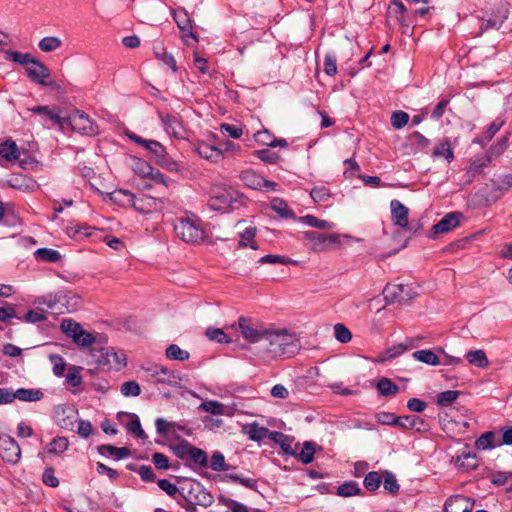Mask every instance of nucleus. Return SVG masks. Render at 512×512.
Segmentation results:
<instances>
[{
  "instance_id": "obj_1",
  "label": "nucleus",
  "mask_w": 512,
  "mask_h": 512,
  "mask_svg": "<svg viewBox=\"0 0 512 512\" xmlns=\"http://www.w3.org/2000/svg\"><path fill=\"white\" fill-rule=\"evenodd\" d=\"M301 349L299 338L287 330L258 328V359L269 362L279 358H290Z\"/></svg>"
},
{
  "instance_id": "obj_2",
  "label": "nucleus",
  "mask_w": 512,
  "mask_h": 512,
  "mask_svg": "<svg viewBox=\"0 0 512 512\" xmlns=\"http://www.w3.org/2000/svg\"><path fill=\"white\" fill-rule=\"evenodd\" d=\"M113 199L124 205H131L136 211L142 214L159 212L163 209L162 200L147 194L134 195L127 190H119L114 192Z\"/></svg>"
},
{
  "instance_id": "obj_3",
  "label": "nucleus",
  "mask_w": 512,
  "mask_h": 512,
  "mask_svg": "<svg viewBox=\"0 0 512 512\" xmlns=\"http://www.w3.org/2000/svg\"><path fill=\"white\" fill-rule=\"evenodd\" d=\"M174 231L181 240L191 244L200 243L206 238L201 220L194 215L176 219Z\"/></svg>"
},
{
  "instance_id": "obj_4",
  "label": "nucleus",
  "mask_w": 512,
  "mask_h": 512,
  "mask_svg": "<svg viewBox=\"0 0 512 512\" xmlns=\"http://www.w3.org/2000/svg\"><path fill=\"white\" fill-rule=\"evenodd\" d=\"M88 364L102 370L118 369L125 365V358L123 354L119 356L112 348H92L88 354Z\"/></svg>"
},
{
  "instance_id": "obj_5",
  "label": "nucleus",
  "mask_w": 512,
  "mask_h": 512,
  "mask_svg": "<svg viewBox=\"0 0 512 512\" xmlns=\"http://www.w3.org/2000/svg\"><path fill=\"white\" fill-rule=\"evenodd\" d=\"M238 197V192L231 187L214 186L210 191L208 206L214 211H226L233 207Z\"/></svg>"
},
{
  "instance_id": "obj_6",
  "label": "nucleus",
  "mask_w": 512,
  "mask_h": 512,
  "mask_svg": "<svg viewBox=\"0 0 512 512\" xmlns=\"http://www.w3.org/2000/svg\"><path fill=\"white\" fill-rule=\"evenodd\" d=\"M180 495L191 505L210 506L212 495L198 482L187 481L180 488Z\"/></svg>"
},
{
  "instance_id": "obj_7",
  "label": "nucleus",
  "mask_w": 512,
  "mask_h": 512,
  "mask_svg": "<svg viewBox=\"0 0 512 512\" xmlns=\"http://www.w3.org/2000/svg\"><path fill=\"white\" fill-rule=\"evenodd\" d=\"M509 16V4L504 1L498 2L491 16L488 18H480L479 31L475 33V36H481L489 29L498 30Z\"/></svg>"
},
{
  "instance_id": "obj_8",
  "label": "nucleus",
  "mask_w": 512,
  "mask_h": 512,
  "mask_svg": "<svg viewBox=\"0 0 512 512\" xmlns=\"http://www.w3.org/2000/svg\"><path fill=\"white\" fill-rule=\"evenodd\" d=\"M383 294L389 302L408 303L418 295V291L413 284H387Z\"/></svg>"
},
{
  "instance_id": "obj_9",
  "label": "nucleus",
  "mask_w": 512,
  "mask_h": 512,
  "mask_svg": "<svg viewBox=\"0 0 512 512\" xmlns=\"http://www.w3.org/2000/svg\"><path fill=\"white\" fill-rule=\"evenodd\" d=\"M65 126H70L74 131L93 136L98 133V126L83 112L76 110L66 117Z\"/></svg>"
},
{
  "instance_id": "obj_10",
  "label": "nucleus",
  "mask_w": 512,
  "mask_h": 512,
  "mask_svg": "<svg viewBox=\"0 0 512 512\" xmlns=\"http://www.w3.org/2000/svg\"><path fill=\"white\" fill-rule=\"evenodd\" d=\"M303 237L309 242L310 248L316 252L325 251L331 244L340 242L337 234L326 235L313 230L303 232Z\"/></svg>"
},
{
  "instance_id": "obj_11",
  "label": "nucleus",
  "mask_w": 512,
  "mask_h": 512,
  "mask_svg": "<svg viewBox=\"0 0 512 512\" xmlns=\"http://www.w3.org/2000/svg\"><path fill=\"white\" fill-rule=\"evenodd\" d=\"M145 148L150 152L151 158L155 160L157 164L169 171L178 170L177 162L168 156L165 147L160 142L149 140Z\"/></svg>"
},
{
  "instance_id": "obj_12",
  "label": "nucleus",
  "mask_w": 512,
  "mask_h": 512,
  "mask_svg": "<svg viewBox=\"0 0 512 512\" xmlns=\"http://www.w3.org/2000/svg\"><path fill=\"white\" fill-rule=\"evenodd\" d=\"M0 456L12 464L19 461L21 449L14 438L8 435L0 436Z\"/></svg>"
},
{
  "instance_id": "obj_13",
  "label": "nucleus",
  "mask_w": 512,
  "mask_h": 512,
  "mask_svg": "<svg viewBox=\"0 0 512 512\" xmlns=\"http://www.w3.org/2000/svg\"><path fill=\"white\" fill-rule=\"evenodd\" d=\"M144 370L150 377L155 378L157 383L176 385L179 379L174 371L158 364H151L144 367Z\"/></svg>"
},
{
  "instance_id": "obj_14",
  "label": "nucleus",
  "mask_w": 512,
  "mask_h": 512,
  "mask_svg": "<svg viewBox=\"0 0 512 512\" xmlns=\"http://www.w3.org/2000/svg\"><path fill=\"white\" fill-rule=\"evenodd\" d=\"M474 500L469 497L455 495L448 498L444 505V512H472Z\"/></svg>"
},
{
  "instance_id": "obj_15",
  "label": "nucleus",
  "mask_w": 512,
  "mask_h": 512,
  "mask_svg": "<svg viewBox=\"0 0 512 512\" xmlns=\"http://www.w3.org/2000/svg\"><path fill=\"white\" fill-rule=\"evenodd\" d=\"M173 18L178 28L183 32V37H191L195 42L198 41L197 36L192 31V23L187 11L184 8H177L173 12Z\"/></svg>"
},
{
  "instance_id": "obj_16",
  "label": "nucleus",
  "mask_w": 512,
  "mask_h": 512,
  "mask_svg": "<svg viewBox=\"0 0 512 512\" xmlns=\"http://www.w3.org/2000/svg\"><path fill=\"white\" fill-rule=\"evenodd\" d=\"M390 208L393 223L401 228L408 227L409 209L397 199L390 202Z\"/></svg>"
},
{
  "instance_id": "obj_17",
  "label": "nucleus",
  "mask_w": 512,
  "mask_h": 512,
  "mask_svg": "<svg viewBox=\"0 0 512 512\" xmlns=\"http://www.w3.org/2000/svg\"><path fill=\"white\" fill-rule=\"evenodd\" d=\"M194 150L200 157L212 162H218L223 158L222 147L210 145L202 141L195 144Z\"/></svg>"
},
{
  "instance_id": "obj_18",
  "label": "nucleus",
  "mask_w": 512,
  "mask_h": 512,
  "mask_svg": "<svg viewBox=\"0 0 512 512\" xmlns=\"http://www.w3.org/2000/svg\"><path fill=\"white\" fill-rule=\"evenodd\" d=\"M160 119L168 135L178 139L184 137V128L177 117L170 114H160Z\"/></svg>"
},
{
  "instance_id": "obj_19",
  "label": "nucleus",
  "mask_w": 512,
  "mask_h": 512,
  "mask_svg": "<svg viewBox=\"0 0 512 512\" xmlns=\"http://www.w3.org/2000/svg\"><path fill=\"white\" fill-rule=\"evenodd\" d=\"M269 439L280 446L283 454L290 456L297 455L296 449L292 446L294 441L292 436L286 435L282 432L273 431L269 434Z\"/></svg>"
},
{
  "instance_id": "obj_20",
  "label": "nucleus",
  "mask_w": 512,
  "mask_h": 512,
  "mask_svg": "<svg viewBox=\"0 0 512 512\" xmlns=\"http://www.w3.org/2000/svg\"><path fill=\"white\" fill-rule=\"evenodd\" d=\"M26 71L28 77L32 81L38 82L42 85H47L45 79L49 77L50 73L49 70L45 67V65L42 64L40 61L34 59L33 62L28 67H26Z\"/></svg>"
},
{
  "instance_id": "obj_21",
  "label": "nucleus",
  "mask_w": 512,
  "mask_h": 512,
  "mask_svg": "<svg viewBox=\"0 0 512 512\" xmlns=\"http://www.w3.org/2000/svg\"><path fill=\"white\" fill-rule=\"evenodd\" d=\"M462 216L459 212H453L445 215L437 224L433 226L434 233H447L457 227Z\"/></svg>"
},
{
  "instance_id": "obj_22",
  "label": "nucleus",
  "mask_w": 512,
  "mask_h": 512,
  "mask_svg": "<svg viewBox=\"0 0 512 512\" xmlns=\"http://www.w3.org/2000/svg\"><path fill=\"white\" fill-rule=\"evenodd\" d=\"M32 112L43 116L45 119L52 122V124L59 126L64 129L66 117L61 116L55 110L49 109L48 106H37L31 109Z\"/></svg>"
},
{
  "instance_id": "obj_23",
  "label": "nucleus",
  "mask_w": 512,
  "mask_h": 512,
  "mask_svg": "<svg viewBox=\"0 0 512 512\" xmlns=\"http://www.w3.org/2000/svg\"><path fill=\"white\" fill-rule=\"evenodd\" d=\"M238 328L243 339L250 343L256 342V328L253 319L245 317L239 318Z\"/></svg>"
},
{
  "instance_id": "obj_24",
  "label": "nucleus",
  "mask_w": 512,
  "mask_h": 512,
  "mask_svg": "<svg viewBox=\"0 0 512 512\" xmlns=\"http://www.w3.org/2000/svg\"><path fill=\"white\" fill-rule=\"evenodd\" d=\"M455 465L468 471L475 469L478 466V461L474 453L465 449L456 456Z\"/></svg>"
},
{
  "instance_id": "obj_25",
  "label": "nucleus",
  "mask_w": 512,
  "mask_h": 512,
  "mask_svg": "<svg viewBox=\"0 0 512 512\" xmlns=\"http://www.w3.org/2000/svg\"><path fill=\"white\" fill-rule=\"evenodd\" d=\"M0 157L7 162H15L20 157V151L14 141L7 140L0 144Z\"/></svg>"
},
{
  "instance_id": "obj_26",
  "label": "nucleus",
  "mask_w": 512,
  "mask_h": 512,
  "mask_svg": "<svg viewBox=\"0 0 512 512\" xmlns=\"http://www.w3.org/2000/svg\"><path fill=\"white\" fill-rule=\"evenodd\" d=\"M272 211H274L280 218L283 219H294L295 213L291 208L288 207L286 201L281 198H273L269 205Z\"/></svg>"
},
{
  "instance_id": "obj_27",
  "label": "nucleus",
  "mask_w": 512,
  "mask_h": 512,
  "mask_svg": "<svg viewBox=\"0 0 512 512\" xmlns=\"http://www.w3.org/2000/svg\"><path fill=\"white\" fill-rule=\"evenodd\" d=\"M436 350L431 349H423V350H417L413 352L412 357L414 360L430 365V366H437L441 364V360L439 359L438 355L436 354Z\"/></svg>"
},
{
  "instance_id": "obj_28",
  "label": "nucleus",
  "mask_w": 512,
  "mask_h": 512,
  "mask_svg": "<svg viewBox=\"0 0 512 512\" xmlns=\"http://www.w3.org/2000/svg\"><path fill=\"white\" fill-rule=\"evenodd\" d=\"M258 144L281 148H286L288 146V143L285 139H276L274 135L267 129L258 130Z\"/></svg>"
},
{
  "instance_id": "obj_29",
  "label": "nucleus",
  "mask_w": 512,
  "mask_h": 512,
  "mask_svg": "<svg viewBox=\"0 0 512 512\" xmlns=\"http://www.w3.org/2000/svg\"><path fill=\"white\" fill-rule=\"evenodd\" d=\"M97 451L100 455L106 456H112L116 460H121L123 458H126L130 454V450L126 447H115L110 444H103L97 447Z\"/></svg>"
},
{
  "instance_id": "obj_30",
  "label": "nucleus",
  "mask_w": 512,
  "mask_h": 512,
  "mask_svg": "<svg viewBox=\"0 0 512 512\" xmlns=\"http://www.w3.org/2000/svg\"><path fill=\"white\" fill-rule=\"evenodd\" d=\"M465 357L470 365L478 368L485 369L490 364L485 351L482 349L470 350L466 353Z\"/></svg>"
},
{
  "instance_id": "obj_31",
  "label": "nucleus",
  "mask_w": 512,
  "mask_h": 512,
  "mask_svg": "<svg viewBox=\"0 0 512 512\" xmlns=\"http://www.w3.org/2000/svg\"><path fill=\"white\" fill-rule=\"evenodd\" d=\"M44 397V393L40 389L19 388L15 391V399L23 402H36Z\"/></svg>"
},
{
  "instance_id": "obj_32",
  "label": "nucleus",
  "mask_w": 512,
  "mask_h": 512,
  "mask_svg": "<svg viewBox=\"0 0 512 512\" xmlns=\"http://www.w3.org/2000/svg\"><path fill=\"white\" fill-rule=\"evenodd\" d=\"M299 221L308 226L318 228V229L332 230L335 228V223H333L331 221L324 220V219H319L313 215L302 216L299 218Z\"/></svg>"
},
{
  "instance_id": "obj_33",
  "label": "nucleus",
  "mask_w": 512,
  "mask_h": 512,
  "mask_svg": "<svg viewBox=\"0 0 512 512\" xmlns=\"http://www.w3.org/2000/svg\"><path fill=\"white\" fill-rule=\"evenodd\" d=\"M153 50L157 59L169 66L173 72L177 71L174 57L166 51L165 47L161 43L154 45Z\"/></svg>"
},
{
  "instance_id": "obj_34",
  "label": "nucleus",
  "mask_w": 512,
  "mask_h": 512,
  "mask_svg": "<svg viewBox=\"0 0 512 512\" xmlns=\"http://www.w3.org/2000/svg\"><path fill=\"white\" fill-rule=\"evenodd\" d=\"M505 121L502 120V119H496L494 120L490 125L489 127L487 128V130L485 131L484 133V136L483 138L479 139H475L474 142L475 143H478L480 145H485L487 142H489L493 137L494 135L501 129V127L504 125Z\"/></svg>"
},
{
  "instance_id": "obj_35",
  "label": "nucleus",
  "mask_w": 512,
  "mask_h": 512,
  "mask_svg": "<svg viewBox=\"0 0 512 512\" xmlns=\"http://www.w3.org/2000/svg\"><path fill=\"white\" fill-rule=\"evenodd\" d=\"M39 49L49 53L58 50L62 46V40L56 36H47L39 41Z\"/></svg>"
},
{
  "instance_id": "obj_36",
  "label": "nucleus",
  "mask_w": 512,
  "mask_h": 512,
  "mask_svg": "<svg viewBox=\"0 0 512 512\" xmlns=\"http://www.w3.org/2000/svg\"><path fill=\"white\" fill-rule=\"evenodd\" d=\"M361 493V488L359 487L358 483L355 481H348L337 488V495L341 497H351L356 496Z\"/></svg>"
},
{
  "instance_id": "obj_37",
  "label": "nucleus",
  "mask_w": 512,
  "mask_h": 512,
  "mask_svg": "<svg viewBox=\"0 0 512 512\" xmlns=\"http://www.w3.org/2000/svg\"><path fill=\"white\" fill-rule=\"evenodd\" d=\"M377 389L382 396L395 395L399 391V387L386 377H382L378 381Z\"/></svg>"
},
{
  "instance_id": "obj_38",
  "label": "nucleus",
  "mask_w": 512,
  "mask_h": 512,
  "mask_svg": "<svg viewBox=\"0 0 512 512\" xmlns=\"http://www.w3.org/2000/svg\"><path fill=\"white\" fill-rule=\"evenodd\" d=\"M433 155L436 157H444L448 162L454 158L453 150L449 139H445L434 148Z\"/></svg>"
},
{
  "instance_id": "obj_39",
  "label": "nucleus",
  "mask_w": 512,
  "mask_h": 512,
  "mask_svg": "<svg viewBox=\"0 0 512 512\" xmlns=\"http://www.w3.org/2000/svg\"><path fill=\"white\" fill-rule=\"evenodd\" d=\"M424 421L419 416H400L398 426L404 429H416L420 431Z\"/></svg>"
},
{
  "instance_id": "obj_40",
  "label": "nucleus",
  "mask_w": 512,
  "mask_h": 512,
  "mask_svg": "<svg viewBox=\"0 0 512 512\" xmlns=\"http://www.w3.org/2000/svg\"><path fill=\"white\" fill-rule=\"evenodd\" d=\"M6 59L28 67L35 58H33L29 53H20L8 50L6 51Z\"/></svg>"
},
{
  "instance_id": "obj_41",
  "label": "nucleus",
  "mask_w": 512,
  "mask_h": 512,
  "mask_svg": "<svg viewBox=\"0 0 512 512\" xmlns=\"http://www.w3.org/2000/svg\"><path fill=\"white\" fill-rule=\"evenodd\" d=\"M62 331L73 339V341L78 337L82 327L79 323L75 322L71 319H64L61 323Z\"/></svg>"
},
{
  "instance_id": "obj_42",
  "label": "nucleus",
  "mask_w": 512,
  "mask_h": 512,
  "mask_svg": "<svg viewBox=\"0 0 512 512\" xmlns=\"http://www.w3.org/2000/svg\"><path fill=\"white\" fill-rule=\"evenodd\" d=\"M507 141V136L500 138L498 142L495 145H493L488 151V154L486 156V162H491L494 158H497L498 156L502 155L507 149Z\"/></svg>"
},
{
  "instance_id": "obj_43",
  "label": "nucleus",
  "mask_w": 512,
  "mask_h": 512,
  "mask_svg": "<svg viewBox=\"0 0 512 512\" xmlns=\"http://www.w3.org/2000/svg\"><path fill=\"white\" fill-rule=\"evenodd\" d=\"M166 357L171 360L185 361L189 359V352L181 349L176 344H171L166 348Z\"/></svg>"
},
{
  "instance_id": "obj_44",
  "label": "nucleus",
  "mask_w": 512,
  "mask_h": 512,
  "mask_svg": "<svg viewBox=\"0 0 512 512\" xmlns=\"http://www.w3.org/2000/svg\"><path fill=\"white\" fill-rule=\"evenodd\" d=\"M495 433L488 431L483 433L475 442V446L480 450H488L497 446L494 443Z\"/></svg>"
},
{
  "instance_id": "obj_45",
  "label": "nucleus",
  "mask_w": 512,
  "mask_h": 512,
  "mask_svg": "<svg viewBox=\"0 0 512 512\" xmlns=\"http://www.w3.org/2000/svg\"><path fill=\"white\" fill-rule=\"evenodd\" d=\"M199 409L208 412L213 415H223L225 412V406L215 400L204 401L199 405Z\"/></svg>"
},
{
  "instance_id": "obj_46",
  "label": "nucleus",
  "mask_w": 512,
  "mask_h": 512,
  "mask_svg": "<svg viewBox=\"0 0 512 512\" xmlns=\"http://www.w3.org/2000/svg\"><path fill=\"white\" fill-rule=\"evenodd\" d=\"M37 259L45 262H57L60 260L61 255L58 251L50 248H39L35 252Z\"/></svg>"
},
{
  "instance_id": "obj_47",
  "label": "nucleus",
  "mask_w": 512,
  "mask_h": 512,
  "mask_svg": "<svg viewBox=\"0 0 512 512\" xmlns=\"http://www.w3.org/2000/svg\"><path fill=\"white\" fill-rule=\"evenodd\" d=\"M382 483V477L379 472L372 471L369 472L363 481L365 488L369 491L377 490Z\"/></svg>"
},
{
  "instance_id": "obj_48",
  "label": "nucleus",
  "mask_w": 512,
  "mask_h": 512,
  "mask_svg": "<svg viewBox=\"0 0 512 512\" xmlns=\"http://www.w3.org/2000/svg\"><path fill=\"white\" fill-rule=\"evenodd\" d=\"M315 448L314 444L310 441H306L303 444L302 450L296 456L299 457L303 464H309L314 460Z\"/></svg>"
},
{
  "instance_id": "obj_49",
  "label": "nucleus",
  "mask_w": 512,
  "mask_h": 512,
  "mask_svg": "<svg viewBox=\"0 0 512 512\" xmlns=\"http://www.w3.org/2000/svg\"><path fill=\"white\" fill-rule=\"evenodd\" d=\"M120 392L125 397H136L141 393V387L136 381H127L121 385Z\"/></svg>"
},
{
  "instance_id": "obj_50",
  "label": "nucleus",
  "mask_w": 512,
  "mask_h": 512,
  "mask_svg": "<svg viewBox=\"0 0 512 512\" xmlns=\"http://www.w3.org/2000/svg\"><path fill=\"white\" fill-rule=\"evenodd\" d=\"M68 440L65 437H57L48 445L47 451L50 454H59L68 448Z\"/></svg>"
},
{
  "instance_id": "obj_51",
  "label": "nucleus",
  "mask_w": 512,
  "mask_h": 512,
  "mask_svg": "<svg viewBox=\"0 0 512 512\" xmlns=\"http://www.w3.org/2000/svg\"><path fill=\"white\" fill-rule=\"evenodd\" d=\"M210 468L213 471L221 472L227 470L225 457L220 451H214L211 456Z\"/></svg>"
},
{
  "instance_id": "obj_52",
  "label": "nucleus",
  "mask_w": 512,
  "mask_h": 512,
  "mask_svg": "<svg viewBox=\"0 0 512 512\" xmlns=\"http://www.w3.org/2000/svg\"><path fill=\"white\" fill-rule=\"evenodd\" d=\"M416 345L417 344H415L414 341L411 340L409 345L399 344L398 346L391 347L385 352V356L382 358V360L396 358L400 356L404 351L413 348Z\"/></svg>"
},
{
  "instance_id": "obj_53",
  "label": "nucleus",
  "mask_w": 512,
  "mask_h": 512,
  "mask_svg": "<svg viewBox=\"0 0 512 512\" xmlns=\"http://www.w3.org/2000/svg\"><path fill=\"white\" fill-rule=\"evenodd\" d=\"M188 458L192 462H194L195 464H198L201 467H206L208 465L207 454L200 448L193 446Z\"/></svg>"
},
{
  "instance_id": "obj_54",
  "label": "nucleus",
  "mask_w": 512,
  "mask_h": 512,
  "mask_svg": "<svg viewBox=\"0 0 512 512\" xmlns=\"http://www.w3.org/2000/svg\"><path fill=\"white\" fill-rule=\"evenodd\" d=\"M255 237V228H245L243 232H240V241L239 245L243 247L250 246L252 249H256V244L254 241Z\"/></svg>"
},
{
  "instance_id": "obj_55",
  "label": "nucleus",
  "mask_w": 512,
  "mask_h": 512,
  "mask_svg": "<svg viewBox=\"0 0 512 512\" xmlns=\"http://www.w3.org/2000/svg\"><path fill=\"white\" fill-rule=\"evenodd\" d=\"M310 196L315 202L321 203L326 202L330 198L331 193L325 186H316L311 190Z\"/></svg>"
},
{
  "instance_id": "obj_56",
  "label": "nucleus",
  "mask_w": 512,
  "mask_h": 512,
  "mask_svg": "<svg viewBox=\"0 0 512 512\" xmlns=\"http://www.w3.org/2000/svg\"><path fill=\"white\" fill-rule=\"evenodd\" d=\"M334 334L335 338L341 343H347L352 338L350 330L344 324L341 323H337L334 325Z\"/></svg>"
},
{
  "instance_id": "obj_57",
  "label": "nucleus",
  "mask_w": 512,
  "mask_h": 512,
  "mask_svg": "<svg viewBox=\"0 0 512 512\" xmlns=\"http://www.w3.org/2000/svg\"><path fill=\"white\" fill-rule=\"evenodd\" d=\"M459 394L460 392L456 390H447L441 392L437 397V403L440 406H448L458 398Z\"/></svg>"
},
{
  "instance_id": "obj_58",
  "label": "nucleus",
  "mask_w": 512,
  "mask_h": 512,
  "mask_svg": "<svg viewBox=\"0 0 512 512\" xmlns=\"http://www.w3.org/2000/svg\"><path fill=\"white\" fill-rule=\"evenodd\" d=\"M206 335L210 340L216 341L218 343L231 342V339L226 335V333L219 328H208L206 330Z\"/></svg>"
},
{
  "instance_id": "obj_59",
  "label": "nucleus",
  "mask_w": 512,
  "mask_h": 512,
  "mask_svg": "<svg viewBox=\"0 0 512 512\" xmlns=\"http://www.w3.org/2000/svg\"><path fill=\"white\" fill-rule=\"evenodd\" d=\"M142 166H143V169H141V172L144 176L148 175L156 182L167 185L166 177L159 170L153 169L151 166H149L146 163H142Z\"/></svg>"
},
{
  "instance_id": "obj_60",
  "label": "nucleus",
  "mask_w": 512,
  "mask_h": 512,
  "mask_svg": "<svg viewBox=\"0 0 512 512\" xmlns=\"http://www.w3.org/2000/svg\"><path fill=\"white\" fill-rule=\"evenodd\" d=\"M192 445L187 441H182L181 443L172 447L173 453L180 459L186 460L190 455V451L192 449Z\"/></svg>"
},
{
  "instance_id": "obj_61",
  "label": "nucleus",
  "mask_w": 512,
  "mask_h": 512,
  "mask_svg": "<svg viewBox=\"0 0 512 512\" xmlns=\"http://www.w3.org/2000/svg\"><path fill=\"white\" fill-rule=\"evenodd\" d=\"M409 121L408 113L404 111H395L391 116V124L396 129L403 128Z\"/></svg>"
},
{
  "instance_id": "obj_62",
  "label": "nucleus",
  "mask_w": 512,
  "mask_h": 512,
  "mask_svg": "<svg viewBox=\"0 0 512 512\" xmlns=\"http://www.w3.org/2000/svg\"><path fill=\"white\" fill-rule=\"evenodd\" d=\"M127 430L134 434L139 439H146L147 435L141 427L140 420L137 416L134 419L128 422Z\"/></svg>"
},
{
  "instance_id": "obj_63",
  "label": "nucleus",
  "mask_w": 512,
  "mask_h": 512,
  "mask_svg": "<svg viewBox=\"0 0 512 512\" xmlns=\"http://www.w3.org/2000/svg\"><path fill=\"white\" fill-rule=\"evenodd\" d=\"M219 129L222 134L228 135L233 139H238L243 134L240 127L228 123L221 124Z\"/></svg>"
},
{
  "instance_id": "obj_64",
  "label": "nucleus",
  "mask_w": 512,
  "mask_h": 512,
  "mask_svg": "<svg viewBox=\"0 0 512 512\" xmlns=\"http://www.w3.org/2000/svg\"><path fill=\"white\" fill-rule=\"evenodd\" d=\"M376 419L380 424L398 426L399 416L390 412H380L376 415Z\"/></svg>"
}]
</instances>
